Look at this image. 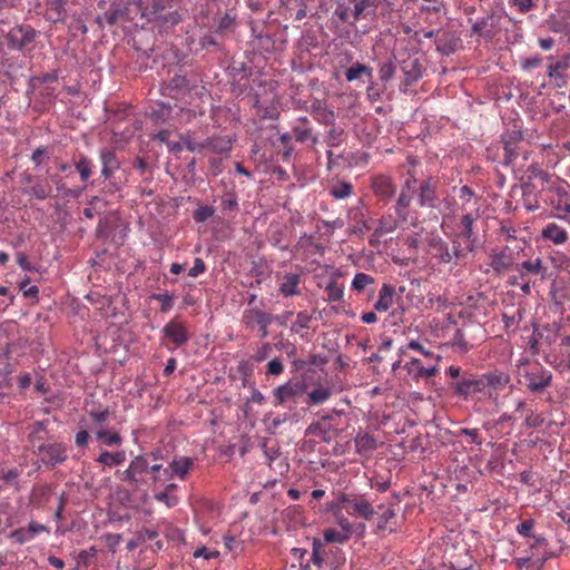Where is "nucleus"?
Instances as JSON below:
<instances>
[{
  "label": "nucleus",
  "mask_w": 570,
  "mask_h": 570,
  "mask_svg": "<svg viewBox=\"0 0 570 570\" xmlns=\"http://www.w3.org/2000/svg\"><path fill=\"white\" fill-rule=\"evenodd\" d=\"M417 197L420 207H434L436 202L435 185L431 179L419 181L410 175L401 187L400 195L394 205L395 216L385 214L377 220L374 229L375 237H383L393 233L402 223H406L410 214V205Z\"/></svg>",
  "instance_id": "obj_1"
},
{
  "label": "nucleus",
  "mask_w": 570,
  "mask_h": 570,
  "mask_svg": "<svg viewBox=\"0 0 570 570\" xmlns=\"http://www.w3.org/2000/svg\"><path fill=\"white\" fill-rule=\"evenodd\" d=\"M331 509L345 510L348 514L364 520H371L375 514V509L366 497L357 493H341L336 502L332 503Z\"/></svg>",
  "instance_id": "obj_2"
},
{
  "label": "nucleus",
  "mask_w": 570,
  "mask_h": 570,
  "mask_svg": "<svg viewBox=\"0 0 570 570\" xmlns=\"http://www.w3.org/2000/svg\"><path fill=\"white\" fill-rule=\"evenodd\" d=\"M541 179L547 183L542 190L552 193L557 198L551 200L554 209L560 218L570 219V185L560 178H551L549 174L540 175Z\"/></svg>",
  "instance_id": "obj_3"
},
{
  "label": "nucleus",
  "mask_w": 570,
  "mask_h": 570,
  "mask_svg": "<svg viewBox=\"0 0 570 570\" xmlns=\"http://www.w3.org/2000/svg\"><path fill=\"white\" fill-rule=\"evenodd\" d=\"M510 382V377L504 373H494L483 375L478 380L465 379V396L481 392L489 397L497 395L498 391L503 390Z\"/></svg>",
  "instance_id": "obj_4"
},
{
  "label": "nucleus",
  "mask_w": 570,
  "mask_h": 570,
  "mask_svg": "<svg viewBox=\"0 0 570 570\" xmlns=\"http://www.w3.org/2000/svg\"><path fill=\"white\" fill-rule=\"evenodd\" d=\"M36 452L39 455V468L43 465L51 470L68 460V449L62 442L42 443Z\"/></svg>",
  "instance_id": "obj_5"
},
{
  "label": "nucleus",
  "mask_w": 570,
  "mask_h": 570,
  "mask_svg": "<svg viewBox=\"0 0 570 570\" xmlns=\"http://www.w3.org/2000/svg\"><path fill=\"white\" fill-rule=\"evenodd\" d=\"M149 462L146 456L138 455L130 461L129 466L121 472L120 479L130 484L134 489H139L147 483Z\"/></svg>",
  "instance_id": "obj_6"
},
{
  "label": "nucleus",
  "mask_w": 570,
  "mask_h": 570,
  "mask_svg": "<svg viewBox=\"0 0 570 570\" xmlns=\"http://www.w3.org/2000/svg\"><path fill=\"white\" fill-rule=\"evenodd\" d=\"M370 187L381 202L387 203L396 193L394 179L386 174H374L370 178Z\"/></svg>",
  "instance_id": "obj_7"
},
{
  "label": "nucleus",
  "mask_w": 570,
  "mask_h": 570,
  "mask_svg": "<svg viewBox=\"0 0 570 570\" xmlns=\"http://www.w3.org/2000/svg\"><path fill=\"white\" fill-rule=\"evenodd\" d=\"M293 138L304 145L311 147L320 142L317 134L314 132L313 126L307 117H299L292 126Z\"/></svg>",
  "instance_id": "obj_8"
},
{
  "label": "nucleus",
  "mask_w": 570,
  "mask_h": 570,
  "mask_svg": "<svg viewBox=\"0 0 570 570\" xmlns=\"http://www.w3.org/2000/svg\"><path fill=\"white\" fill-rule=\"evenodd\" d=\"M305 391V387L299 382L287 381L273 390L274 405H282L288 401H295Z\"/></svg>",
  "instance_id": "obj_9"
},
{
  "label": "nucleus",
  "mask_w": 570,
  "mask_h": 570,
  "mask_svg": "<svg viewBox=\"0 0 570 570\" xmlns=\"http://www.w3.org/2000/svg\"><path fill=\"white\" fill-rule=\"evenodd\" d=\"M36 38V30L30 26H20L8 33V46L10 49L23 50Z\"/></svg>",
  "instance_id": "obj_10"
},
{
  "label": "nucleus",
  "mask_w": 570,
  "mask_h": 570,
  "mask_svg": "<svg viewBox=\"0 0 570 570\" xmlns=\"http://www.w3.org/2000/svg\"><path fill=\"white\" fill-rule=\"evenodd\" d=\"M49 533V528L45 524L31 521L28 527L16 529L10 533V538L19 544L32 541L40 533Z\"/></svg>",
  "instance_id": "obj_11"
},
{
  "label": "nucleus",
  "mask_w": 570,
  "mask_h": 570,
  "mask_svg": "<svg viewBox=\"0 0 570 570\" xmlns=\"http://www.w3.org/2000/svg\"><path fill=\"white\" fill-rule=\"evenodd\" d=\"M164 336L175 344V346L184 345L188 338L187 328L183 325V323L170 321L163 328Z\"/></svg>",
  "instance_id": "obj_12"
},
{
  "label": "nucleus",
  "mask_w": 570,
  "mask_h": 570,
  "mask_svg": "<svg viewBox=\"0 0 570 570\" xmlns=\"http://www.w3.org/2000/svg\"><path fill=\"white\" fill-rule=\"evenodd\" d=\"M273 322V315L258 308L246 309L243 314V323L246 327H268Z\"/></svg>",
  "instance_id": "obj_13"
},
{
  "label": "nucleus",
  "mask_w": 570,
  "mask_h": 570,
  "mask_svg": "<svg viewBox=\"0 0 570 570\" xmlns=\"http://www.w3.org/2000/svg\"><path fill=\"white\" fill-rule=\"evenodd\" d=\"M402 71L404 73V86H411L422 78L423 67L415 57H409L402 62Z\"/></svg>",
  "instance_id": "obj_14"
},
{
  "label": "nucleus",
  "mask_w": 570,
  "mask_h": 570,
  "mask_svg": "<svg viewBox=\"0 0 570 570\" xmlns=\"http://www.w3.org/2000/svg\"><path fill=\"white\" fill-rule=\"evenodd\" d=\"M195 462L194 459L188 456H179L173 460L169 464L168 469L164 472L165 474H169L170 476H177L180 480H185L189 471L194 468Z\"/></svg>",
  "instance_id": "obj_15"
},
{
  "label": "nucleus",
  "mask_w": 570,
  "mask_h": 570,
  "mask_svg": "<svg viewBox=\"0 0 570 570\" xmlns=\"http://www.w3.org/2000/svg\"><path fill=\"white\" fill-rule=\"evenodd\" d=\"M485 298L482 295H478L476 298L473 296H469L465 299V318L471 320L472 322L480 323L481 316H485V307L483 305Z\"/></svg>",
  "instance_id": "obj_16"
},
{
  "label": "nucleus",
  "mask_w": 570,
  "mask_h": 570,
  "mask_svg": "<svg viewBox=\"0 0 570 570\" xmlns=\"http://www.w3.org/2000/svg\"><path fill=\"white\" fill-rule=\"evenodd\" d=\"M518 271L521 279H525L528 274L538 275L541 281L548 276V267L543 265L540 258L524 261L518 266Z\"/></svg>",
  "instance_id": "obj_17"
},
{
  "label": "nucleus",
  "mask_w": 570,
  "mask_h": 570,
  "mask_svg": "<svg viewBox=\"0 0 570 570\" xmlns=\"http://www.w3.org/2000/svg\"><path fill=\"white\" fill-rule=\"evenodd\" d=\"M551 379L549 371L539 370L527 375V386L532 392H541L551 384Z\"/></svg>",
  "instance_id": "obj_18"
},
{
  "label": "nucleus",
  "mask_w": 570,
  "mask_h": 570,
  "mask_svg": "<svg viewBox=\"0 0 570 570\" xmlns=\"http://www.w3.org/2000/svg\"><path fill=\"white\" fill-rule=\"evenodd\" d=\"M404 367L407 371V374L415 380L432 377L438 372L435 365L424 366L419 358H412Z\"/></svg>",
  "instance_id": "obj_19"
},
{
  "label": "nucleus",
  "mask_w": 570,
  "mask_h": 570,
  "mask_svg": "<svg viewBox=\"0 0 570 570\" xmlns=\"http://www.w3.org/2000/svg\"><path fill=\"white\" fill-rule=\"evenodd\" d=\"M309 112L313 115L314 119L322 125H334L335 122L336 117L334 111L327 109L321 101H314L311 105Z\"/></svg>",
  "instance_id": "obj_20"
},
{
  "label": "nucleus",
  "mask_w": 570,
  "mask_h": 570,
  "mask_svg": "<svg viewBox=\"0 0 570 570\" xmlns=\"http://www.w3.org/2000/svg\"><path fill=\"white\" fill-rule=\"evenodd\" d=\"M544 239L551 240L556 245L564 244L568 240V233L556 223H549L541 233Z\"/></svg>",
  "instance_id": "obj_21"
},
{
  "label": "nucleus",
  "mask_w": 570,
  "mask_h": 570,
  "mask_svg": "<svg viewBox=\"0 0 570 570\" xmlns=\"http://www.w3.org/2000/svg\"><path fill=\"white\" fill-rule=\"evenodd\" d=\"M394 294V286L390 284H383L379 292V299L374 304V309L377 312H386L393 304Z\"/></svg>",
  "instance_id": "obj_22"
},
{
  "label": "nucleus",
  "mask_w": 570,
  "mask_h": 570,
  "mask_svg": "<svg viewBox=\"0 0 570 570\" xmlns=\"http://www.w3.org/2000/svg\"><path fill=\"white\" fill-rule=\"evenodd\" d=\"M100 159L102 163L101 175L108 179L118 169L119 164L116 159V154L111 149H104L100 153Z\"/></svg>",
  "instance_id": "obj_23"
},
{
  "label": "nucleus",
  "mask_w": 570,
  "mask_h": 570,
  "mask_svg": "<svg viewBox=\"0 0 570 570\" xmlns=\"http://www.w3.org/2000/svg\"><path fill=\"white\" fill-rule=\"evenodd\" d=\"M361 77H366L367 80L373 79V69L370 66L356 62L345 71V78L348 82L357 80Z\"/></svg>",
  "instance_id": "obj_24"
},
{
  "label": "nucleus",
  "mask_w": 570,
  "mask_h": 570,
  "mask_svg": "<svg viewBox=\"0 0 570 570\" xmlns=\"http://www.w3.org/2000/svg\"><path fill=\"white\" fill-rule=\"evenodd\" d=\"M301 282V277L297 274H285L283 277V283L279 285V292L288 297L297 295L298 292V285Z\"/></svg>",
  "instance_id": "obj_25"
},
{
  "label": "nucleus",
  "mask_w": 570,
  "mask_h": 570,
  "mask_svg": "<svg viewBox=\"0 0 570 570\" xmlns=\"http://www.w3.org/2000/svg\"><path fill=\"white\" fill-rule=\"evenodd\" d=\"M206 149H210L218 155L228 154L232 149V140L227 137H212L206 139Z\"/></svg>",
  "instance_id": "obj_26"
},
{
  "label": "nucleus",
  "mask_w": 570,
  "mask_h": 570,
  "mask_svg": "<svg viewBox=\"0 0 570 570\" xmlns=\"http://www.w3.org/2000/svg\"><path fill=\"white\" fill-rule=\"evenodd\" d=\"M65 17V2L63 0H47L46 2V18L52 22H58Z\"/></svg>",
  "instance_id": "obj_27"
},
{
  "label": "nucleus",
  "mask_w": 570,
  "mask_h": 570,
  "mask_svg": "<svg viewBox=\"0 0 570 570\" xmlns=\"http://www.w3.org/2000/svg\"><path fill=\"white\" fill-rule=\"evenodd\" d=\"M472 33L487 41L491 40L494 36L492 18L487 17L481 21L473 23Z\"/></svg>",
  "instance_id": "obj_28"
},
{
  "label": "nucleus",
  "mask_w": 570,
  "mask_h": 570,
  "mask_svg": "<svg viewBox=\"0 0 570 570\" xmlns=\"http://www.w3.org/2000/svg\"><path fill=\"white\" fill-rule=\"evenodd\" d=\"M95 432L97 439L107 446H119L122 444V438L117 431L106 430L100 426Z\"/></svg>",
  "instance_id": "obj_29"
},
{
  "label": "nucleus",
  "mask_w": 570,
  "mask_h": 570,
  "mask_svg": "<svg viewBox=\"0 0 570 570\" xmlns=\"http://www.w3.org/2000/svg\"><path fill=\"white\" fill-rule=\"evenodd\" d=\"M97 552L95 547L81 550L77 556V569H89L97 566Z\"/></svg>",
  "instance_id": "obj_30"
},
{
  "label": "nucleus",
  "mask_w": 570,
  "mask_h": 570,
  "mask_svg": "<svg viewBox=\"0 0 570 570\" xmlns=\"http://www.w3.org/2000/svg\"><path fill=\"white\" fill-rule=\"evenodd\" d=\"M570 68V53L548 66L547 76L550 79L562 78V73Z\"/></svg>",
  "instance_id": "obj_31"
},
{
  "label": "nucleus",
  "mask_w": 570,
  "mask_h": 570,
  "mask_svg": "<svg viewBox=\"0 0 570 570\" xmlns=\"http://www.w3.org/2000/svg\"><path fill=\"white\" fill-rule=\"evenodd\" d=\"M126 460V453L125 451H117V452H108L104 451L100 453V455L97 458V462L107 465V466H115L121 464Z\"/></svg>",
  "instance_id": "obj_32"
},
{
  "label": "nucleus",
  "mask_w": 570,
  "mask_h": 570,
  "mask_svg": "<svg viewBox=\"0 0 570 570\" xmlns=\"http://www.w3.org/2000/svg\"><path fill=\"white\" fill-rule=\"evenodd\" d=\"M355 446L357 453L367 454L376 449L377 442L374 436L365 433L355 439Z\"/></svg>",
  "instance_id": "obj_33"
},
{
  "label": "nucleus",
  "mask_w": 570,
  "mask_h": 570,
  "mask_svg": "<svg viewBox=\"0 0 570 570\" xmlns=\"http://www.w3.org/2000/svg\"><path fill=\"white\" fill-rule=\"evenodd\" d=\"M354 191L353 185L348 181L334 184L330 189V195L335 199H345Z\"/></svg>",
  "instance_id": "obj_34"
},
{
  "label": "nucleus",
  "mask_w": 570,
  "mask_h": 570,
  "mask_svg": "<svg viewBox=\"0 0 570 570\" xmlns=\"http://www.w3.org/2000/svg\"><path fill=\"white\" fill-rule=\"evenodd\" d=\"M76 170L79 173L80 178L83 183L88 181L90 176L92 175V163L86 156H79L78 160L75 163Z\"/></svg>",
  "instance_id": "obj_35"
},
{
  "label": "nucleus",
  "mask_w": 570,
  "mask_h": 570,
  "mask_svg": "<svg viewBox=\"0 0 570 570\" xmlns=\"http://www.w3.org/2000/svg\"><path fill=\"white\" fill-rule=\"evenodd\" d=\"M331 128L326 132L324 141L328 147H336L340 146L344 140V130L337 126L330 125Z\"/></svg>",
  "instance_id": "obj_36"
},
{
  "label": "nucleus",
  "mask_w": 570,
  "mask_h": 570,
  "mask_svg": "<svg viewBox=\"0 0 570 570\" xmlns=\"http://www.w3.org/2000/svg\"><path fill=\"white\" fill-rule=\"evenodd\" d=\"M351 539L346 533L342 530L335 528H328L324 530V540L327 543H338L344 544Z\"/></svg>",
  "instance_id": "obj_37"
},
{
  "label": "nucleus",
  "mask_w": 570,
  "mask_h": 570,
  "mask_svg": "<svg viewBox=\"0 0 570 570\" xmlns=\"http://www.w3.org/2000/svg\"><path fill=\"white\" fill-rule=\"evenodd\" d=\"M313 315L306 311L298 312L295 322L292 324L291 331L299 333L302 330L309 328Z\"/></svg>",
  "instance_id": "obj_38"
},
{
  "label": "nucleus",
  "mask_w": 570,
  "mask_h": 570,
  "mask_svg": "<svg viewBox=\"0 0 570 570\" xmlns=\"http://www.w3.org/2000/svg\"><path fill=\"white\" fill-rule=\"evenodd\" d=\"M325 293L330 302H338L343 298L344 287L336 281H331L325 287Z\"/></svg>",
  "instance_id": "obj_39"
},
{
  "label": "nucleus",
  "mask_w": 570,
  "mask_h": 570,
  "mask_svg": "<svg viewBox=\"0 0 570 570\" xmlns=\"http://www.w3.org/2000/svg\"><path fill=\"white\" fill-rule=\"evenodd\" d=\"M374 284V278L365 273L355 274L351 287L353 291L360 293L365 289L366 286Z\"/></svg>",
  "instance_id": "obj_40"
},
{
  "label": "nucleus",
  "mask_w": 570,
  "mask_h": 570,
  "mask_svg": "<svg viewBox=\"0 0 570 570\" xmlns=\"http://www.w3.org/2000/svg\"><path fill=\"white\" fill-rule=\"evenodd\" d=\"M180 139L191 153H203L206 150V139L204 141H196L189 134L181 135Z\"/></svg>",
  "instance_id": "obj_41"
},
{
  "label": "nucleus",
  "mask_w": 570,
  "mask_h": 570,
  "mask_svg": "<svg viewBox=\"0 0 570 570\" xmlns=\"http://www.w3.org/2000/svg\"><path fill=\"white\" fill-rule=\"evenodd\" d=\"M331 396V390L326 387H318L313 390L309 394V401L312 404L320 405L327 401Z\"/></svg>",
  "instance_id": "obj_42"
},
{
  "label": "nucleus",
  "mask_w": 570,
  "mask_h": 570,
  "mask_svg": "<svg viewBox=\"0 0 570 570\" xmlns=\"http://www.w3.org/2000/svg\"><path fill=\"white\" fill-rule=\"evenodd\" d=\"M215 214V209L212 206L208 205H200L198 206L194 214L193 218L197 223H205L207 219H209Z\"/></svg>",
  "instance_id": "obj_43"
},
{
  "label": "nucleus",
  "mask_w": 570,
  "mask_h": 570,
  "mask_svg": "<svg viewBox=\"0 0 570 570\" xmlns=\"http://www.w3.org/2000/svg\"><path fill=\"white\" fill-rule=\"evenodd\" d=\"M396 67L392 60H387L380 65L379 77L381 81L387 82L394 77Z\"/></svg>",
  "instance_id": "obj_44"
},
{
  "label": "nucleus",
  "mask_w": 570,
  "mask_h": 570,
  "mask_svg": "<svg viewBox=\"0 0 570 570\" xmlns=\"http://www.w3.org/2000/svg\"><path fill=\"white\" fill-rule=\"evenodd\" d=\"M153 299H156L161 303L160 311L163 313H167L171 309L175 296L169 293H159V294H153Z\"/></svg>",
  "instance_id": "obj_45"
},
{
  "label": "nucleus",
  "mask_w": 570,
  "mask_h": 570,
  "mask_svg": "<svg viewBox=\"0 0 570 570\" xmlns=\"http://www.w3.org/2000/svg\"><path fill=\"white\" fill-rule=\"evenodd\" d=\"M29 193L37 199L42 200L50 196L51 187L48 184H35L30 187Z\"/></svg>",
  "instance_id": "obj_46"
},
{
  "label": "nucleus",
  "mask_w": 570,
  "mask_h": 570,
  "mask_svg": "<svg viewBox=\"0 0 570 570\" xmlns=\"http://www.w3.org/2000/svg\"><path fill=\"white\" fill-rule=\"evenodd\" d=\"M285 370L284 363L281 358L276 357L269 361L266 365V375L267 376H278Z\"/></svg>",
  "instance_id": "obj_47"
},
{
  "label": "nucleus",
  "mask_w": 570,
  "mask_h": 570,
  "mask_svg": "<svg viewBox=\"0 0 570 570\" xmlns=\"http://www.w3.org/2000/svg\"><path fill=\"white\" fill-rule=\"evenodd\" d=\"M465 248L473 250L474 247L479 245V242H476L475 238L471 239L472 237V218L470 215H465Z\"/></svg>",
  "instance_id": "obj_48"
},
{
  "label": "nucleus",
  "mask_w": 570,
  "mask_h": 570,
  "mask_svg": "<svg viewBox=\"0 0 570 570\" xmlns=\"http://www.w3.org/2000/svg\"><path fill=\"white\" fill-rule=\"evenodd\" d=\"M321 549H322L321 542L317 541V540H314V542H313V552H312V556H311L308 562L312 566H314V567H316L318 569L322 567V564L324 562Z\"/></svg>",
  "instance_id": "obj_49"
},
{
  "label": "nucleus",
  "mask_w": 570,
  "mask_h": 570,
  "mask_svg": "<svg viewBox=\"0 0 570 570\" xmlns=\"http://www.w3.org/2000/svg\"><path fill=\"white\" fill-rule=\"evenodd\" d=\"M89 415L92 419L95 430L97 431V429H99L100 426L104 428L105 423L107 422L109 416V410L105 409L102 411H91Z\"/></svg>",
  "instance_id": "obj_50"
},
{
  "label": "nucleus",
  "mask_w": 570,
  "mask_h": 570,
  "mask_svg": "<svg viewBox=\"0 0 570 570\" xmlns=\"http://www.w3.org/2000/svg\"><path fill=\"white\" fill-rule=\"evenodd\" d=\"M510 264V258L505 254H495L491 258V266L497 271L501 272L505 269Z\"/></svg>",
  "instance_id": "obj_51"
},
{
  "label": "nucleus",
  "mask_w": 570,
  "mask_h": 570,
  "mask_svg": "<svg viewBox=\"0 0 570 570\" xmlns=\"http://www.w3.org/2000/svg\"><path fill=\"white\" fill-rule=\"evenodd\" d=\"M336 522L338 524V530H342L348 537H352L354 533V524L350 522V520L343 514H336Z\"/></svg>",
  "instance_id": "obj_52"
},
{
  "label": "nucleus",
  "mask_w": 570,
  "mask_h": 570,
  "mask_svg": "<svg viewBox=\"0 0 570 570\" xmlns=\"http://www.w3.org/2000/svg\"><path fill=\"white\" fill-rule=\"evenodd\" d=\"M168 88L173 90H185L188 88V81L185 76L175 75L169 80Z\"/></svg>",
  "instance_id": "obj_53"
},
{
  "label": "nucleus",
  "mask_w": 570,
  "mask_h": 570,
  "mask_svg": "<svg viewBox=\"0 0 570 570\" xmlns=\"http://www.w3.org/2000/svg\"><path fill=\"white\" fill-rule=\"evenodd\" d=\"M222 208L224 212H233L238 209V203L234 194H226L222 199Z\"/></svg>",
  "instance_id": "obj_54"
},
{
  "label": "nucleus",
  "mask_w": 570,
  "mask_h": 570,
  "mask_svg": "<svg viewBox=\"0 0 570 570\" xmlns=\"http://www.w3.org/2000/svg\"><path fill=\"white\" fill-rule=\"evenodd\" d=\"M272 352V345L269 343H264L255 354H253L252 360L261 363L265 361Z\"/></svg>",
  "instance_id": "obj_55"
},
{
  "label": "nucleus",
  "mask_w": 570,
  "mask_h": 570,
  "mask_svg": "<svg viewBox=\"0 0 570 570\" xmlns=\"http://www.w3.org/2000/svg\"><path fill=\"white\" fill-rule=\"evenodd\" d=\"M509 3L515 7L520 13H525L534 7V0H509Z\"/></svg>",
  "instance_id": "obj_56"
},
{
  "label": "nucleus",
  "mask_w": 570,
  "mask_h": 570,
  "mask_svg": "<svg viewBox=\"0 0 570 570\" xmlns=\"http://www.w3.org/2000/svg\"><path fill=\"white\" fill-rule=\"evenodd\" d=\"M206 268L207 267L205 262L202 258L197 257L194 261V266L188 271V275L190 277L196 278L199 275L204 274L206 272Z\"/></svg>",
  "instance_id": "obj_57"
},
{
  "label": "nucleus",
  "mask_w": 570,
  "mask_h": 570,
  "mask_svg": "<svg viewBox=\"0 0 570 570\" xmlns=\"http://www.w3.org/2000/svg\"><path fill=\"white\" fill-rule=\"evenodd\" d=\"M350 2L353 4L354 19L358 20L364 10L368 7V0H350Z\"/></svg>",
  "instance_id": "obj_58"
},
{
  "label": "nucleus",
  "mask_w": 570,
  "mask_h": 570,
  "mask_svg": "<svg viewBox=\"0 0 570 570\" xmlns=\"http://www.w3.org/2000/svg\"><path fill=\"white\" fill-rule=\"evenodd\" d=\"M407 347L410 350H415L417 352H420L421 354H423L425 357H428L429 360H432V358H435V361H439V357H436L434 355L433 352H430L428 351L422 344H420L417 341H410L409 344H407Z\"/></svg>",
  "instance_id": "obj_59"
},
{
  "label": "nucleus",
  "mask_w": 570,
  "mask_h": 570,
  "mask_svg": "<svg viewBox=\"0 0 570 570\" xmlns=\"http://www.w3.org/2000/svg\"><path fill=\"white\" fill-rule=\"evenodd\" d=\"M0 475L2 479V482L11 483L16 481L21 475V470L13 468L9 470H1Z\"/></svg>",
  "instance_id": "obj_60"
},
{
  "label": "nucleus",
  "mask_w": 570,
  "mask_h": 570,
  "mask_svg": "<svg viewBox=\"0 0 570 570\" xmlns=\"http://www.w3.org/2000/svg\"><path fill=\"white\" fill-rule=\"evenodd\" d=\"M367 81H368V85H367V88H366V96H367L368 100L372 101V102L381 100L382 94L376 88V85H375L374 80L371 79V80H367Z\"/></svg>",
  "instance_id": "obj_61"
},
{
  "label": "nucleus",
  "mask_w": 570,
  "mask_h": 570,
  "mask_svg": "<svg viewBox=\"0 0 570 570\" xmlns=\"http://www.w3.org/2000/svg\"><path fill=\"white\" fill-rule=\"evenodd\" d=\"M155 499L159 502L165 503L168 508L175 507L177 503V498L169 497L167 491H161L155 494Z\"/></svg>",
  "instance_id": "obj_62"
},
{
  "label": "nucleus",
  "mask_w": 570,
  "mask_h": 570,
  "mask_svg": "<svg viewBox=\"0 0 570 570\" xmlns=\"http://www.w3.org/2000/svg\"><path fill=\"white\" fill-rule=\"evenodd\" d=\"M218 551H208L205 547L198 548L194 551V558H204L210 560L218 557Z\"/></svg>",
  "instance_id": "obj_63"
},
{
  "label": "nucleus",
  "mask_w": 570,
  "mask_h": 570,
  "mask_svg": "<svg viewBox=\"0 0 570 570\" xmlns=\"http://www.w3.org/2000/svg\"><path fill=\"white\" fill-rule=\"evenodd\" d=\"M533 524H534L533 520H531V519L524 520L517 527V531L519 534H521L523 537H530Z\"/></svg>",
  "instance_id": "obj_64"
}]
</instances>
